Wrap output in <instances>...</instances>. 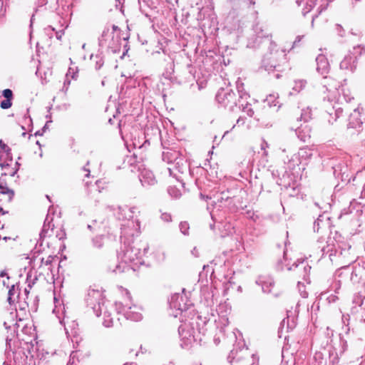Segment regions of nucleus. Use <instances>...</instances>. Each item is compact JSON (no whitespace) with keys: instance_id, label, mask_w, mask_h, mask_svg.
Wrapping results in <instances>:
<instances>
[{"instance_id":"f257e3e1","label":"nucleus","mask_w":365,"mask_h":365,"mask_svg":"<svg viewBox=\"0 0 365 365\" xmlns=\"http://www.w3.org/2000/svg\"><path fill=\"white\" fill-rule=\"evenodd\" d=\"M253 29L256 34V41L258 44L261 43L262 39L264 38L263 43L269 46V51L263 57L262 67L269 73L272 71H281L280 63H286L284 51L277 49V45L272 42L268 34L264 33L259 24H255Z\"/></svg>"},{"instance_id":"f03ea898","label":"nucleus","mask_w":365,"mask_h":365,"mask_svg":"<svg viewBox=\"0 0 365 365\" xmlns=\"http://www.w3.org/2000/svg\"><path fill=\"white\" fill-rule=\"evenodd\" d=\"M149 247L145 242H134L126 244L123 242L121 250L118 253V258L121 262L115 266L113 270L115 274L121 273L129 269L128 264H134L135 265L143 264L144 261L143 257L146 255Z\"/></svg>"},{"instance_id":"7ed1b4c3","label":"nucleus","mask_w":365,"mask_h":365,"mask_svg":"<svg viewBox=\"0 0 365 365\" xmlns=\"http://www.w3.org/2000/svg\"><path fill=\"white\" fill-rule=\"evenodd\" d=\"M320 248L322 257L328 255L330 261L333 264H335L336 266H340V268L336 271V274H338L339 277L342 274L340 271L341 269L347 270L349 269V264L353 262L352 259H349V249L351 246L349 245H344V247H341L339 244L336 245H327Z\"/></svg>"},{"instance_id":"20e7f679","label":"nucleus","mask_w":365,"mask_h":365,"mask_svg":"<svg viewBox=\"0 0 365 365\" xmlns=\"http://www.w3.org/2000/svg\"><path fill=\"white\" fill-rule=\"evenodd\" d=\"M87 306L91 308L96 315L100 317L103 314V324L106 327H111L113 326V319L110 317V312L105 306V299L102 293L98 290L91 289L88 291L86 298Z\"/></svg>"},{"instance_id":"39448f33","label":"nucleus","mask_w":365,"mask_h":365,"mask_svg":"<svg viewBox=\"0 0 365 365\" xmlns=\"http://www.w3.org/2000/svg\"><path fill=\"white\" fill-rule=\"evenodd\" d=\"M324 79L322 84L330 93L328 96L329 101H334L337 105H339L342 104L344 101L348 103L353 98L349 94L344 93L339 82L327 76H324Z\"/></svg>"},{"instance_id":"423d86ee","label":"nucleus","mask_w":365,"mask_h":365,"mask_svg":"<svg viewBox=\"0 0 365 365\" xmlns=\"http://www.w3.org/2000/svg\"><path fill=\"white\" fill-rule=\"evenodd\" d=\"M347 129L356 134L361 141H365V109L355 108L349 116Z\"/></svg>"},{"instance_id":"0eeeda50","label":"nucleus","mask_w":365,"mask_h":365,"mask_svg":"<svg viewBox=\"0 0 365 365\" xmlns=\"http://www.w3.org/2000/svg\"><path fill=\"white\" fill-rule=\"evenodd\" d=\"M215 98L219 104L230 111H235L239 107L238 98L232 89L220 88Z\"/></svg>"},{"instance_id":"6e6552de","label":"nucleus","mask_w":365,"mask_h":365,"mask_svg":"<svg viewBox=\"0 0 365 365\" xmlns=\"http://www.w3.org/2000/svg\"><path fill=\"white\" fill-rule=\"evenodd\" d=\"M115 309L118 314H122L126 319L133 322H139L143 318L141 313L138 311V308L130 302H115Z\"/></svg>"},{"instance_id":"1a4fd4ad","label":"nucleus","mask_w":365,"mask_h":365,"mask_svg":"<svg viewBox=\"0 0 365 365\" xmlns=\"http://www.w3.org/2000/svg\"><path fill=\"white\" fill-rule=\"evenodd\" d=\"M195 327L186 322L178 327V334L180 339V346L183 349H188L193 341L198 340V335L196 334ZM199 338V341H201Z\"/></svg>"},{"instance_id":"9d476101","label":"nucleus","mask_w":365,"mask_h":365,"mask_svg":"<svg viewBox=\"0 0 365 365\" xmlns=\"http://www.w3.org/2000/svg\"><path fill=\"white\" fill-rule=\"evenodd\" d=\"M365 53V48L361 46H354L353 51L344 56L340 63V69L353 73L357 66L358 56Z\"/></svg>"},{"instance_id":"9b49d317","label":"nucleus","mask_w":365,"mask_h":365,"mask_svg":"<svg viewBox=\"0 0 365 365\" xmlns=\"http://www.w3.org/2000/svg\"><path fill=\"white\" fill-rule=\"evenodd\" d=\"M229 195L228 191H224L220 193H217L212 196V200L211 202L207 203V209L208 210H210V206L212 207V210L210 211L211 218L214 221L215 223L220 222L222 220V217L217 218L215 215V210L221 211L223 205L226 202L227 200V197Z\"/></svg>"},{"instance_id":"f8f14e48","label":"nucleus","mask_w":365,"mask_h":365,"mask_svg":"<svg viewBox=\"0 0 365 365\" xmlns=\"http://www.w3.org/2000/svg\"><path fill=\"white\" fill-rule=\"evenodd\" d=\"M330 165L333 170V173L336 177L341 175V180L344 182H349V170L348 165L341 158L330 159Z\"/></svg>"},{"instance_id":"ddd939ff","label":"nucleus","mask_w":365,"mask_h":365,"mask_svg":"<svg viewBox=\"0 0 365 365\" xmlns=\"http://www.w3.org/2000/svg\"><path fill=\"white\" fill-rule=\"evenodd\" d=\"M187 299H185L182 294H174L172 295L169 304L171 309H174L179 312V314H182L186 312L191 304L187 303Z\"/></svg>"},{"instance_id":"4468645a","label":"nucleus","mask_w":365,"mask_h":365,"mask_svg":"<svg viewBox=\"0 0 365 365\" xmlns=\"http://www.w3.org/2000/svg\"><path fill=\"white\" fill-rule=\"evenodd\" d=\"M12 161L11 149L0 139V170L9 168V163Z\"/></svg>"},{"instance_id":"2eb2a0df","label":"nucleus","mask_w":365,"mask_h":365,"mask_svg":"<svg viewBox=\"0 0 365 365\" xmlns=\"http://www.w3.org/2000/svg\"><path fill=\"white\" fill-rule=\"evenodd\" d=\"M108 209L113 212L114 216L119 220H130L133 217L136 207H128L120 206H109Z\"/></svg>"},{"instance_id":"dca6fc26","label":"nucleus","mask_w":365,"mask_h":365,"mask_svg":"<svg viewBox=\"0 0 365 365\" xmlns=\"http://www.w3.org/2000/svg\"><path fill=\"white\" fill-rule=\"evenodd\" d=\"M287 160H284V173H298V170H300L299 165L301 161L299 157L294 154L290 158L287 157Z\"/></svg>"},{"instance_id":"f3484780","label":"nucleus","mask_w":365,"mask_h":365,"mask_svg":"<svg viewBox=\"0 0 365 365\" xmlns=\"http://www.w3.org/2000/svg\"><path fill=\"white\" fill-rule=\"evenodd\" d=\"M317 71L322 76H326L330 69L329 63L327 58L323 55L319 54L316 58Z\"/></svg>"},{"instance_id":"a211bd4d","label":"nucleus","mask_w":365,"mask_h":365,"mask_svg":"<svg viewBox=\"0 0 365 365\" xmlns=\"http://www.w3.org/2000/svg\"><path fill=\"white\" fill-rule=\"evenodd\" d=\"M209 319L206 317H203L200 315H197L195 319H192V322L189 323L192 327H195V330L197 331L199 334L205 335L207 331L205 326L208 322Z\"/></svg>"},{"instance_id":"6ab92c4d","label":"nucleus","mask_w":365,"mask_h":365,"mask_svg":"<svg viewBox=\"0 0 365 365\" xmlns=\"http://www.w3.org/2000/svg\"><path fill=\"white\" fill-rule=\"evenodd\" d=\"M287 267L288 270H294L295 269H302L303 279L307 281L308 277L311 267L307 264V262L304 259H297L291 267H288V264L286 265Z\"/></svg>"},{"instance_id":"aec40b11","label":"nucleus","mask_w":365,"mask_h":365,"mask_svg":"<svg viewBox=\"0 0 365 365\" xmlns=\"http://www.w3.org/2000/svg\"><path fill=\"white\" fill-rule=\"evenodd\" d=\"M139 180L145 187L154 185L157 182L153 172L148 170H143L141 172L139 175Z\"/></svg>"},{"instance_id":"412c9836","label":"nucleus","mask_w":365,"mask_h":365,"mask_svg":"<svg viewBox=\"0 0 365 365\" xmlns=\"http://www.w3.org/2000/svg\"><path fill=\"white\" fill-rule=\"evenodd\" d=\"M1 96L5 99L0 103L1 108L4 110L10 108L12 106V100L14 98L13 91L10 88H6L2 91Z\"/></svg>"},{"instance_id":"4be33fe9","label":"nucleus","mask_w":365,"mask_h":365,"mask_svg":"<svg viewBox=\"0 0 365 365\" xmlns=\"http://www.w3.org/2000/svg\"><path fill=\"white\" fill-rule=\"evenodd\" d=\"M113 32L110 31V28L109 26H106L102 32V34L98 37L99 47H105L110 38L111 41H113Z\"/></svg>"},{"instance_id":"5701e85b","label":"nucleus","mask_w":365,"mask_h":365,"mask_svg":"<svg viewBox=\"0 0 365 365\" xmlns=\"http://www.w3.org/2000/svg\"><path fill=\"white\" fill-rule=\"evenodd\" d=\"M330 220V217L326 212H324L322 215H319L317 219L314 222L313 229L316 232H319V230L325 226H328L329 225V221Z\"/></svg>"},{"instance_id":"b1692460","label":"nucleus","mask_w":365,"mask_h":365,"mask_svg":"<svg viewBox=\"0 0 365 365\" xmlns=\"http://www.w3.org/2000/svg\"><path fill=\"white\" fill-rule=\"evenodd\" d=\"M317 1V0H296V3L299 6H303L302 13L303 16H305L314 8Z\"/></svg>"},{"instance_id":"393cba45","label":"nucleus","mask_w":365,"mask_h":365,"mask_svg":"<svg viewBox=\"0 0 365 365\" xmlns=\"http://www.w3.org/2000/svg\"><path fill=\"white\" fill-rule=\"evenodd\" d=\"M50 212H51V208H49V210H48V213L46 215V219L44 220L43 225L42 227L41 231V232L39 234V236H40L41 239H43L44 237H46V234H47L48 230L49 229L52 230L53 227V225L51 224L53 219L49 217Z\"/></svg>"},{"instance_id":"a878e982","label":"nucleus","mask_w":365,"mask_h":365,"mask_svg":"<svg viewBox=\"0 0 365 365\" xmlns=\"http://www.w3.org/2000/svg\"><path fill=\"white\" fill-rule=\"evenodd\" d=\"M343 111L342 108L336 106H333L332 109L331 110L327 111V114L329 118H328V121L330 124H333L334 122L341 115Z\"/></svg>"},{"instance_id":"bb28decb","label":"nucleus","mask_w":365,"mask_h":365,"mask_svg":"<svg viewBox=\"0 0 365 365\" xmlns=\"http://www.w3.org/2000/svg\"><path fill=\"white\" fill-rule=\"evenodd\" d=\"M233 8L237 9L242 7H250L255 4V0H230Z\"/></svg>"},{"instance_id":"cd10ccee","label":"nucleus","mask_w":365,"mask_h":365,"mask_svg":"<svg viewBox=\"0 0 365 365\" xmlns=\"http://www.w3.org/2000/svg\"><path fill=\"white\" fill-rule=\"evenodd\" d=\"M106 46H107L108 51H110L113 53L120 52V45L119 43L118 36L115 37L114 35L113 36V41H111V39H110Z\"/></svg>"},{"instance_id":"c85d7f7f","label":"nucleus","mask_w":365,"mask_h":365,"mask_svg":"<svg viewBox=\"0 0 365 365\" xmlns=\"http://www.w3.org/2000/svg\"><path fill=\"white\" fill-rule=\"evenodd\" d=\"M256 284L262 287V290L264 293H269L271 292V287L274 284V282L272 279L266 281L262 278H259L256 281Z\"/></svg>"},{"instance_id":"c756f323","label":"nucleus","mask_w":365,"mask_h":365,"mask_svg":"<svg viewBox=\"0 0 365 365\" xmlns=\"http://www.w3.org/2000/svg\"><path fill=\"white\" fill-rule=\"evenodd\" d=\"M237 90L238 93L239 103L246 101L250 98V95L245 91L242 83H237Z\"/></svg>"},{"instance_id":"7c9ffc66","label":"nucleus","mask_w":365,"mask_h":365,"mask_svg":"<svg viewBox=\"0 0 365 365\" xmlns=\"http://www.w3.org/2000/svg\"><path fill=\"white\" fill-rule=\"evenodd\" d=\"M91 60L95 63L96 70H99L104 64L103 56L102 52L97 53L96 55H91Z\"/></svg>"},{"instance_id":"2f4dec72","label":"nucleus","mask_w":365,"mask_h":365,"mask_svg":"<svg viewBox=\"0 0 365 365\" xmlns=\"http://www.w3.org/2000/svg\"><path fill=\"white\" fill-rule=\"evenodd\" d=\"M235 210L236 205L235 200L233 197H230V195H228L227 200H226V202L223 205L222 211H224V212L225 213L226 212H234Z\"/></svg>"},{"instance_id":"473e14b6","label":"nucleus","mask_w":365,"mask_h":365,"mask_svg":"<svg viewBox=\"0 0 365 365\" xmlns=\"http://www.w3.org/2000/svg\"><path fill=\"white\" fill-rule=\"evenodd\" d=\"M237 110H242L250 117H252L254 115V110L251 108V104H250L247 101L239 103V107L237 108Z\"/></svg>"},{"instance_id":"72a5a7b5","label":"nucleus","mask_w":365,"mask_h":365,"mask_svg":"<svg viewBox=\"0 0 365 365\" xmlns=\"http://www.w3.org/2000/svg\"><path fill=\"white\" fill-rule=\"evenodd\" d=\"M238 349L240 351L242 350L240 346L235 347L232 350H231L227 356V360L231 365H234L233 363L235 361H239L240 360V356H237Z\"/></svg>"},{"instance_id":"f704fd0d","label":"nucleus","mask_w":365,"mask_h":365,"mask_svg":"<svg viewBox=\"0 0 365 365\" xmlns=\"http://www.w3.org/2000/svg\"><path fill=\"white\" fill-rule=\"evenodd\" d=\"M299 160L302 159H309L312 156V150L307 147L301 148L298 153V155H297Z\"/></svg>"},{"instance_id":"c9c22d12","label":"nucleus","mask_w":365,"mask_h":365,"mask_svg":"<svg viewBox=\"0 0 365 365\" xmlns=\"http://www.w3.org/2000/svg\"><path fill=\"white\" fill-rule=\"evenodd\" d=\"M278 94L273 93L270 94L268 96H267L266 99L264 100V102L269 106H277L279 102L277 101L278 99Z\"/></svg>"},{"instance_id":"e433bc0d","label":"nucleus","mask_w":365,"mask_h":365,"mask_svg":"<svg viewBox=\"0 0 365 365\" xmlns=\"http://www.w3.org/2000/svg\"><path fill=\"white\" fill-rule=\"evenodd\" d=\"M20 166H21V163H19L18 161H16L15 163V168L11 169V172H6L4 170H0L1 176V177L6 176V175H9L11 177L15 176L16 174L17 173L18 170H19Z\"/></svg>"},{"instance_id":"4c0bfd02","label":"nucleus","mask_w":365,"mask_h":365,"mask_svg":"<svg viewBox=\"0 0 365 365\" xmlns=\"http://www.w3.org/2000/svg\"><path fill=\"white\" fill-rule=\"evenodd\" d=\"M178 158L177 153H170L166 152L163 153V160L164 161H168V163H172L173 160H175Z\"/></svg>"},{"instance_id":"58836bf2","label":"nucleus","mask_w":365,"mask_h":365,"mask_svg":"<svg viewBox=\"0 0 365 365\" xmlns=\"http://www.w3.org/2000/svg\"><path fill=\"white\" fill-rule=\"evenodd\" d=\"M169 195L173 198L178 199L181 196V192L175 186H170L168 188Z\"/></svg>"},{"instance_id":"ea45409f","label":"nucleus","mask_w":365,"mask_h":365,"mask_svg":"<svg viewBox=\"0 0 365 365\" xmlns=\"http://www.w3.org/2000/svg\"><path fill=\"white\" fill-rule=\"evenodd\" d=\"M307 81L304 80H299L294 82V86L292 89L294 91L299 93L302 91L306 86Z\"/></svg>"},{"instance_id":"a19ab883","label":"nucleus","mask_w":365,"mask_h":365,"mask_svg":"<svg viewBox=\"0 0 365 365\" xmlns=\"http://www.w3.org/2000/svg\"><path fill=\"white\" fill-rule=\"evenodd\" d=\"M312 118L311 110L309 108L307 109H303L302 110L300 120H303L304 122H307L309 119Z\"/></svg>"},{"instance_id":"79ce46f5","label":"nucleus","mask_w":365,"mask_h":365,"mask_svg":"<svg viewBox=\"0 0 365 365\" xmlns=\"http://www.w3.org/2000/svg\"><path fill=\"white\" fill-rule=\"evenodd\" d=\"M322 4L317 9V14L312 16V25L313 26L314 19L320 14L324 10H325L328 6V2H325L324 0H321Z\"/></svg>"},{"instance_id":"37998d69","label":"nucleus","mask_w":365,"mask_h":365,"mask_svg":"<svg viewBox=\"0 0 365 365\" xmlns=\"http://www.w3.org/2000/svg\"><path fill=\"white\" fill-rule=\"evenodd\" d=\"M349 319H350V316L349 314H343L342 315V322L344 325L343 327V329H344L346 334H348L350 331V328L349 327Z\"/></svg>"},{"instance_id":"c03bdc74","label":"nucleus","mask_w":365,"mask_h":365,"mask_svg":"<svg viewBox=\"0 0 365 365\" xmlns=\"http://www.w3.org/2000/svg\"><path fill=\"white\" fill-rule=\"evenodd\" d=\"M300 306V303L299 302H298L296 304V307H295V309L294 310H292V309H289V310H287V319L288 320L289 319V318H292V320L294 319V318L295 317H297L298 316V314H299V307Z\"/></svg>"},{"instance_id":"a18cd8bd","label":"nucleus","mask_w":365,"mask_h":365,"mask_svg":"<svg viewBox=\"0 0 365 365\" xmlns=\"http://www.w3.org/2000/svg\"><path fill=\"white\" fill-rule=\"evenodd\" d=\"M179 228H180V232L184 235H188L190 226L187 222H181L179 225Z\"/></svg>"},{"instance_id":"49530a36","label":"nucleus","mask_w":365,"mask_h":365,"mask_svg":"<svg viewBox=\"0 0 365 365\" xmlns=\"http://www.w3.org/2000/svg\"><path fill=\"white\" fill-rule=\"evenodd\" d=\"M359 279L356 268H354L350 274V280L355 284L359 282Z\"/></svg>"},{"instance_id":"de8ad7c7","label":"nucleus","mask_w":365,"mask_h":365,"mask_svg":"<svg viewBox=\"0 0 365 365\" xmlns=\"http://www.w3.org/2000/svg\"><path fill=\"white\" fill-rule=\"evenodd\" d=\"M15 293H16L15 286L12 285L8 292L9 296H8L7 300L10 304H11L14 302V300H13V299H12V297L15 294Z\"/></svg>"},{"instance_id":"09e8293b","label":"nucleus","mask_w":365,"mask_h":365,"mask_svg":"<svg viewBox=\"0 0 365 365\" xmlns=\"http://www.w3.org/2000/svg\"><path fill=\"white\" fill-rule=\"evenodd\" d=\"M298 288L302 297L307 298L308 297V292L304 289V286L299 282H298Z\"/></svg>"},{"instance_id":"8fccbe9b","label":"nucleus","mask_w":365,"mask_h":365,"mask_svg":"<svg viewBox=\"0 0 365 365\" xmlns=\"http://www.w3.org/2000/svg\"><path fill=\"white\" fill-rule=\"evenodd\" d=\"M245 120L246 118L242 116L239 117L238 119L237 120L236 124H235L232 126V129H234L236 126L240 127L244 125L245 123Z\"/></svg>"},{"instance_id":"3c124183","label":"nucleus","mask_w":365,"mask_h":365,"mask_svg":"<svg viewBox=\"0 0 365 365\" xmlns=\"http://www.w3.org/2000/svg\"><path fill=\"white\" fill-rule=\"evenodd\" d=\"M340 342L341 346V353H344L347 349L348 344L346 340L344 339L341 336V334H340Z\"/></svg>"},{"instance_id":"603ef678","label":"nucleus","mask_w":365,"mask_h":365,"mask_svg":"<svg viewBox=\"0 0 365 365\" xmlns=\"http://www.w3.org/2000/svg\"><path fill=\"white\" fill-rule=\"evenodd\" d=\"M327 300L329 304L334 303L338 300V297L335 294H330L329 296L327 297Z\"/></svg>"},{"instance_id":"864d4df0","label":"nucleus","mask_w":365,"mask_h":365,"mask_svg":"<svg viewBox=\"0 0 365 365\" xmlns=\"http://www.w3.org/2000/svg\"><path fill=\"white\" fill-rule=\"evenodd\" d=\"M336 30L338 33V35L341 37L344 36V30L340 24H336Z\"/></svg>"},{"instance_id":"5fc2aeb1","label":"nucleus","mask_w":365,"mask_h":365,"mask_svg":"<svg viewBox=\"0 0 365 365\" xmlns=\"http://www.w3.org/2000/svg\"><path fill=\"white\" fill-rule=\"evenodd\" d=\"M6 6L2 0H0V19L5 15Z\"/></svg>"},{"instance_id":"6e6d98bb","label":"nucleus","mask_w":365,"mask_h":365,"mask_svg":"<svg viewBox=\"0 0 365 365\" xmlns=\"http://www.w3.org/2000/svg\"><path fill=\"white\" fill-rule=\"evenodd\" d=\"M297 135H298V138L303 142H306L307 139L310 138V135H300V131L299 130H296Z\"/></svg>"},{"instance_id":"4d7b16f0","label":"nucleus","mask_w":365,"mask_h":365,"mask_svg":"<svg viewBox=\"0 0 365 365\" xmlns=\"http://www.w3.org/2000/svg\"><path fill=\"white\" fill-rule=\"evenodd\" d=\"M285 176L284 175L282 178H278L277 180H276V182L277 184H278L279 185H284L285 187H287V183H286L285 182Z\"/></svg>"},{"instance_id":"13d9d810","label":"nucleus","mask_w":365,"mask_h":365,"mask_svg":"<svg viewBox=\"0 0 365 365\" xmlns=\"http://www.w3.org/2000/svg\"><path fill=\"white\" fill-rule=\"evenodd\" d=\"M48 3V0H36V5L37 7H42Z\"/></svg>"},{"instance_id":"bf43d9fd","label":"nucleus","mask_w":365,"mask_h":365,"mask_svg":"<svg viewBox=\"0 0 365 365\" xmlns=\"http://www.w3.org/2000/svg\"><path fill=\"white\" fill-rule=\"evenodd\" d=\"M0 189L1 190V192L2 194H6L9 193V192L13 193L12 190H9L7 187L4 186L2 183H0Z\"/></svg>"},{"instance_id":"052dcab7","label":"nucleus","mask_w":365,"mask_h":365,"mask_svg":"<svg viewBox=\"0 0 365 365\" xmlns=\"http://www.w3.org/2000/svg\"><path fill=\"white\" fill-rule=\"evenodd\" d=\"M93 245L98 248L101 247L103 245L101 239H98V238L93 239Z\"/></svg>"},{"instance_id":"680f3d73","label":"nucleus","mask_w":365,"mask_h":365,"mask_svg":"<svg viewBox=\"0 0 365 365\" xmlns=\"http://www.w3.org/2000/svg\"><path fill=\"white\" fill-rule=\"evenodd\" d=\"M252 363L250 365H259V357L256 354L252 355Z\"/></svg>"},{"instance_id":"e2e57ef3","label":"nucleus","mask_w":365,"mask_h":365,"mask_svg":"<svg viewBox=\"0 0 365 365\" xmlns=\"http://www.w3.org/2000/svg\"><path fill=\"white\" fill-rule=\"evenodd\" d=\"M70 81L69 80H66L63 83V88H62V91H63L64 93H66L68 89V86L70 85Z\"/></svg>"},{"instance_id":"0e129e2a","label":"nucleus","mask_w":365,"mask_h":365,"mask_svg":"<svg viewBox=\"0 0 365 365\" xmlns=\"http://www.w3.org/2000/svg\"><path fill=\"white\" fill-rule=\"evenodd\" d=\"M200 197L201 200H205V201L210 200L211 202L212 200V197H210V196L207 195H204L202 192L200 193Z\"/></svg>"},{"instance_id":"69168bd1","label":"nucleus","mask_w":365,"mask_h":365,"mask_svg":"<svg viewBox=\"0 0 365 365\" xmlns=\"http://www.w3.org/2000/svg\"><path fill=\"white\" fill-rule=\"evenodd\" d=\"M162 219L165 222L171 221V215L168 213H163L161 215Z\"/></svg>"},{"instance_id":"338daca9","label":"nucleus","mask_w":365,"mask_h":365,"mask_svg":"<svg viewBox=\"0 0 365 365\" xmlns=\"http://www.w3.org/2000/svg\"><path fill=\"white\" fill-rule=\"evenodd\" d=\"M170 81L173 83H178V84H181L182 82V80H178V78L176 76H170L169 78Z\"/></svg>"},{"instance_id":"774afa93","label":"nucleus","mask_w":365,"mask_h":365,"mask_svg":"<svg viewBox=\"0 0 365 365\" xmlns=\"http://www.w3.org/2000/svg\"><path fill=\"white\" fill-rule=\"evenodd\" d=\"M270 173H272V175L273 176L274 179H276L277 178H278L279 175V173H280L279 170H274V169L271 170Z\"/></svg>"}]
</instances>
